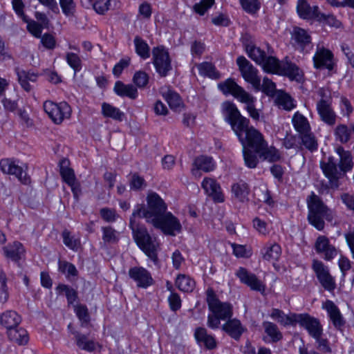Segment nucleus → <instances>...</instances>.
I'll return each mask as SVG.
<instances>
[{"mask_svg": "<svg viewBox=\"0 0 354 354\" xmlns=\"http://www.w3.org/2000/svg\"><path fill=\"white\" fill-rule=\"evenodd\" d=\"M297 323L306 328L312 337L322 335L323 328L319 320L308 314H298Z\"/></svg>", "mask_w": 354, "mask_h": 354, "instance_id": "nucleus-16", "label": "nucleus"}, {"mask_svg": "<svg viewBox=\"0 0 354 354\" xmlns=\"http://www.w3.org/2000/svg\"><path fill=\"white\" fill-rule=\"evenodd\" d=\"M152 55L156 72L162 77L167 76L171 69V59L167 50L163 46H158L152 49Z\"/></svg>", "mask_w": 354, "mask_h": 354, "instance_id": "nucleus-13", "label": "nucleus"}, {"mask_svg": "<svg viewBox=\"0 0 354 354\" xmlns=\"http://www.w3.org/2000/svg\"><path fill=\"white\" fill-rule=\"evenodd\" d=\"M292 44L296 49L307 52L312 48L311 37L303 28L295 27L292 32Z\"/></svg>", "mask_w": 354, "mask_h": 354, "instance_id": "nucleus-18", "label": "nucleus"}, {"mask_svg": "<svg viewBox=\"0 0 354 354\" xmlns=\"http://www.w3.org/2000/svg\"><path fill=\"white\" fill-rule=\"evenodd\" d=\"M128 274L138 288L147 289L154 283L151 272L143 267H132L129 270Z\"/></svg>", "mask_w": 354, "mask_h": 354, "instance_id": "nucleus-15", "label": "nucleus"}, {"mask_svg": "<svg viewBox=\"0 0 354 354\" xmlns=\"http://www.w3.org/2000/svg\"><path fill=\"white\" fill-rule=\"evenodd\" d=\"M194 168L192 169V173L194 176H200V171L204 172H209L214 169L215 164L212 157L207 156H200L194 160Z\"/></svg>", "mask_w": 354, "mask_h": 354, "instance_id": "nucleus-26", "label": "nucleus"}, {"mask_svg": "<svg viewBox=\"0 0 354 354\" xmlns=\"http://www.w3.org/2000/svg\"><path fill=\"white\" fill-rule=\"evenodd\" d=\"M316 21L330 27L339 28L341 26V22L333 15H325L319 12Z\"/></svg>", "mask_w": 354, "mask_h": 354, "instance_id": "nucleus-55", "label": "nucleus"}, {"mask_svg": "<svg viewBox=\"0 0 354 354\" xmlns=\"http://www.w3.org/2000/svg\"><path fill=\"white\" fill-rule=\"evenodd\" d=\"M176 286L183 292H192L195 287V281L185 274H178L176 279Z\"/></svg>", "mask_w": 354, "mask_h": 354, "instance_id": "nucleus-43", "label": "nucleus"}, {"mask_svg": "<svg viewBox=\"0 0 354 354\" xmlns=\"http://www.w3.org/2000/svg\"><path fill=\"white\" fill-rule=\"evenodd\" d=\"M130 188L133 190H140L147 186L145 179L137 173L132 174L129 183Z\"/></svg>", "mask_w": 354, "mask_h": 354, "instance_id": "nucleus-59", "label": "nucleus"}, {"mask_svg": "<svg viewBox=\"0 0 354 354\" xmlns=\"http://www.w3.org/2000/svg\"><path fill=\"white\" fill-rule=\"evenodd\" d=\"M317 110L321 120L329 126L335 124L336 114L331 108L330 102L326 99H321L317 103Z\"/></svg>", "mask_w": 354, "mask_h": 354, "instance_id": "nucleus-24", "label": "nucleus"}, {"mask_svg": "<svg viewBox=\"0 0 354 354\" xmlns=\"http://www.w3.org/2000/svg\"><path fill=\"white\" fill-rule=\"evenodd\" d=\"M232 192L233 193L234 197L240 202L243 203L248 201L250 188L246 183L240 181L234 184L232 186Z\"/></svg>", "mask_w": 354, "mask_h": 354, "instance_id": "nucleus-39", "label": "nucleus"}, {"mask_svg": "<svg viewBox=\"0 0 354 354\" xmlns=\"http://www.w3.org/2000/svg\"><path fill=\"white\" fill-rule=\"evenodd\" d=\"M129 227L132 230L133 240L138 248L154 265L159 266L160 261L158 257L159 243L156 238L151 236L144 225H139L133 218L129 221Z\"/></svg>", "mask_w": 354, "mask_h": 354, "instance_id": "nucleus-3", "label": "nucleus"}, {"mask_svg": "<svg viewBox=\"0 0 354 354\" xmlns=\"http://www.w3.org/2000/svg\"><path fill=\"white\" fill-rule=\"evenodd\" d=\"M279 104L282 106L286 110L290 111L294 108L292 98L288 94H283L278 98Z\"/></svg>", "mask_w": 354, "mask_h": 354, "instance_id": "nucleus-64", "label": "nucleus"}, {"mask_svg": "<svg viewBox=\"0 0 354 354\" xmlns=\"http://www.w3.org/2000/svg\"><path fill=\"white\" fill-rule=\"evenodd\" d=\"M201 185L205 193L210 196L214 202L222 203L224 201V196L221 191V186L216 180L211 178H205Z\"/></svg>", "mask_w": 354, "mask_h": 354, "instance_id": "nucleus-22", "label": "nucleus"}, {"mask_svg": "<svg viewBox=\"0 0 354 354\" xmlns=\"http://www.w3.org/2000/svg\"><path fill=\"white\" fill-rule=\"evenodd\" d=\"M7 333L9 339L19 345H25L28 342V332L23 328L14 327L8 329Z\"/></svg>", "mask_w": 354, "mask_h": 354, "instance_id": "nucleus-33", "label": "nucleus"}, {"mask_svg": "<svg viewBox=\"0 0 354 354\" xmlns=\"http://www.w3.org/2000/svg\"><path fill=\"white\" fill-rule=\"evenodd\" d=\"M102 240L104 243L114 244L119 241V232L111 226L102 227Z\"/></svg>", "mask_w": 354, "mask_h": 354, "instance_id": "nucleus-48", "label": "nucleus"}, {"mask_svg": "<svg viewBox=\"0 0 354 354\" xmlns=\"http://www.w3.org/2000/svg\"><path fill=\"white\" fill-rule=\"evenodd\" d=\"M74 335L77 346L82 350L93 352L95 350V343L93 340L88 339L86 335L78 331H72Z\"/></svg>", "mask_w": 354, "mask_h": 354, "instance_id": "nucleus-37", "label": "nucleus"}, {"mask_svg": "<svg viewBox=\"0 0 354 354\" xmlns=\"http://www.w3.org/2000/svg\"><path fill=\"white\" fill-rule=\"evenodd\" d=\"M315 248L316 252L323 254L324 259L327 261L333 259L337 254L335 247L330 244L328 239L325 236L317 237Z\"/></svg>", "mask_w": 354, "mask_h": 354, "instance_id": "nucleus-23", "label": "nucleus"}, {"mask_svg": "<svg viewBox=\"0 0 354 354\" xmlns=\"http://www.w3.org/2000/svg\"><path fill=\"white\" fill-rule=\"evenodd\" d=\"M55 290L58 295L65 294L68 305H73L74 302L78 299L77 291L68 285L59 283Z\"/></svg>", "mask_w": 354, "mask_h": 354, "instance_id": "nucleus-42", "label": "nucleus"}, {"mask_svg": "<svg viewBox=\"0 0 354 354\" xmlns=\"http://www.w3.org/2000/svg\"><path fill=\"white\" fill-rule=\"evenodd\" d=\"M312 268L323 288L328 291L334 290L335 288V279L330 275L328 267L322 261L314 260Z\"/></svg>", "mask_w": 354, "mask_h": 354, "instance_id": "nucleus-14", "label": "nucleus"}, {"mask_svg": "<svg viewBox=\"0 0 354 354\" xmlns=\"http://www.w3.org/2000/svg\"><path fill=\"white\" fill-rule=\"evenodd\" d=\"M254 195L260 202H263L269 205L273 203L270 191L266 187L255 188Z\"/></svg>", "mask_w": 354, "mask_h": 354, "instance_id": "nucleus-54", "label": "nucleus"}, {"mask_svg": "<svg viewBox=\"0 0 354 354\" xmlns=\"http://www.w3.org/2000/svg\"><path fill=\"white\" fill-rule=\"evenodd\" d=\"M102 113L104 117L110 118L119 122L122 121L124 118V113L118 108L106 102H104L102 104Z\"/></svg>", "mask_w": 354, "mask_h": 354, "instance_id": "nucleus-41", "label": "nucleus"}, {"mask_svg": "<svg viewBox=\"0 0 354 354\" xmlns=\"http://www.w3.org/2000/svg\"><path fill=\"white\" fill-rule=\"evenodd\" d=\"M196 339L199 342H203L208 349H213L216 346L214 337L207 333L204 328H197L194 333Z\"/></svg>", "mask_w": 354, "mask_h": 354, "instance_id": "nucleus-35", "label": "nucleus"}, {"mask_svg": "<svg viewBox=\"0 0 354 354\" xmlns=\"http://www.w3.org/2000/svg\"><path fill=\"white\" fill-rule=\"evenodd\" d=\"M0 169L3 174L15 175L24 184H28L30 181V177L22 167L10 159L1 160Z\"/></svg>", "mask_w": 354, "mask_h": 354, "instance_id": "nucleus-17", "label": "nucleus"}, {"mask_svg": "<svg viewBox=\"0 0 354 354\" xmlns=\"http://www.w3.org/2000/svg\"><path fill=\"white\" fill-rule=\"evenodd\" d=\"M297 11L300 18L315 21L320 12L317 6H310L306 0H298Z\"/></svg>", "mask_w": 354, "mask_h": 354, "instance_id": "nucleus-25", "label": "nucleus"}, {"mask_svg": "<svg viewBox=\"0 0 354 354\" xmlns=\"http://www.w3.org/2000/svg\"><path fill=\"white\" fill-rule=\"evenodd\" d=\"M306 201L309 223L317 230H322L325 225L324 219L332 222L335 218L334 212L314 192H312Z\"/></svg>", "mask_w": 354, "mask_h": 354, "instance_id": "nucleus-4", "label": "nucleus"}, {"mask_svg": "<svg viewBox=\"0 0 354 354\" xmlns=\"http://www.w3.org/2000/svg\"><path fill=\"white\" fill-rule=\"evenodd\" d=\"M354 134V122L348 127L346 124H338L335 129L334 135L336 140L342 144L347 143L351 138V133Z\"/></svg>", "mask_w": 354, "mask_h": 354, "instance_id": "nucleus-31", "label": "nucleus"}, {"mask_svg": "<svg viewBox=\"0 0 354 354\" xmlns=\"http://www.w3.org/2000/svg\"><path fill=\"white\" fill-rule=\"evenodd\" d=\"M218 88L225 95L231 94L241 102L245 104V109L254 120L260 118L259 110L255 108L256 97L246 92L231 78L218 84Z\"/></svg>", "mask_w": 354, "mask_h": 354, "instance_id": "nucleus-5", "label": "nucleus"}, {"mask_svg": "<svg viewBox=\"0 0 354 354\" xmlns=\"http://www.w3.org/2000/svg\"><path fill=\"white\" fill-rule=\"evenodd\" d=\"M44 109L49 118L55 123L60 124L65 118L71 116V106L65 102L59 104L52 101H46L44 103Z\"/></svg>", "mask_w": 354, "mask_h": 354, "instance_id": "nucleus-11", "label": "nucleus"}, {"mask_svg": "<svg viewBox=\"0 0 354 354\" xmlns=\"http://www.w3.org/2000/svg\"><path fill=\"white\" fill-rule=\"evenodd\" d=\"M136 53L143 59L150 57V48L147 43L140 37L136 36L133 39Z\"/></svg>", "mask_w": 354, "mask_h": 354, "instance_id": "nucleus-44", "label": "nucleus"}, {"mask_svg": "<svg viewBox=\"0 0 354 354\" xmlns=\"http://www.w3.org/2000/svg\"><path fill=\"white\" fill-rule=\"evenodd\" d=\"M225 121L231 127L239 140H243V136L250 128V120L243 116L236 106L226 101L222 105Z\"/></svg>", "mask_w": 354, "mask_h": 354, "instance_id": "nucleus-6", "label": "nucleus"}, {"mask_svg": "<svg viewBox=\"0 0 354 354\" xmlns=\"http://www.w3.org/2000/svg\"><path fill=\"white\" fill-rule=\"evenodd\" d=\"M8 278L3 269H0V303L5 304L9 298L8 288L7 286Z\"/></svg>", "mask_w": 354, "mask_h": 354, "instance_id": "nucleus-51", "label": "nucleus"}, {"mask_svg": "<svg viewBox=\"0 0 354 354\" xmlns=\"http://www.w3.org/2000/svg\"><path fill=\"white\" fill-rule=\"evenodd\" d=\"M214 3V0H201L199 3H196L193 8L196 13L203 15Z\"/></svg>", "mask_w": 354, "mask_h": 354, "instance_id": "nucleus-61", "label": "nucleus"}, {"mask_svg": "<svg viewBox=\"0 0 354 354\" xmlns=\"http://www.w3.org/2000/svg\"><path fill=\"white\" fill-rule=\"evenodd\" d=\"M292 124L299 136L310 131V127L306 118L297 112L292 118Z\"/></svg>", "mask_w": 354, "mask_h": 354, "instance_id": "nucleus-40", "label": "nucleus"}, {"mask_svg": "<svg viewBox=\"0 0 354 354\" xmlns=\"http://www.w3.org/2000/svg\"><path fill=\"white\" fill-rule=\"evenodd\" d=\"M206 296L209 310L213 314L216 315L222 320L229 319L232 317L233 308L231 304L221 301L212 288L207 290Z\"/></svg>", "mask_w": 354, "mask_h": 354, "instance_id": "nucleus-7", "label": "nucleus"}, {"mask_svg": "<svg viewBox=\"0 0 354 354\" xmlns=\"http://www.w3.org/2000/svg\"><path fill=\"white\" fill-rule=\"evenodd\" d=\"M236 64L243 79L256 91H260L261 77L258 75V70L244 56L238 57Z\"/></svg>", "mask_w": 354, "mask_h": 354, "instance_id": "nucleus-9", "label": "nucleus"}, {"mask_svg": "<svg viewBox=\"0 0 354 354\" xmlns=\"http://www.w3.org/2000/svg\"><path fill=\"white\" fill-rule=\"evenodd\" d=\"M151 224L154 227L161 230L165 234L169 236H175L182 228L179 220L171 212H167Z\"/></svg>", "mask_w": 354, "mask_h": 354, "instance_id": "nucleus-12", "label": "nucleus"}, {"mask_svg": "<svg viewBox=\"0 0 354 354\" xmlns=\"http://www.w3.org/2000/svg\"><path fill=\"white\" fill-rule=\"evenodd\" d=\"M324 308L326 310L333 326L337 330L342 331L346 324V320L338 307L333 301L327 300Z\"/></svg>", "mask_w": 354, "mask_h": 354, "instance_id": "nucleus-21", "label": "nucleus"}, {"mask_svg": "<svg viewBox=\"0 0 354 354\" xmlns=\"http://www.w3.org/2000/svg\"><path fill=\"white\" fill-rule=\"evenodd\" d=\"M168 301L170 309L174 312H176L181 307V299L177 293L171 292L168 297Z\"/></svg>", "mask_w": 354, "mask_h": 354, "instance_id": "nucleus-63", "label": "nucleus"}, {"mask_svg": "<svg viewBox=\"0 0 354 354\" xmlns=\"http://www.w3.org/2000/svg\"><path fill=\"white\" fill-rule=\"evenodd\" d=\"M239 141L243 148L252 149L257 153H259L267 146V142L263 134L252 126L243 136V140Z\"/></svg>", "mask_w": 354, "mask_h": 354, "instance_id": "nucleus-10", "label": "nucleus"}, {"mask_svg": "<svg viewBox=\"0 0 354 354\" xmlns=\"http://www.w3.org/2000/svg\"><path fill=\"white\" fill-rule=\"evenodd\" d=\"M64 243L70 249L77 250L80 245V241L71 235L68 230L62 232Z\"/></svg>", "mask_w": 354, "mask_h": 354, "instance_id": "nucleus-60", "label": "nucleus"}, {"mask_svg": "<svg viewBox=\"0 0 354 354\" xmlns=\"http://www.w3.org/2000/svg\"><path fill=\"white\" fill-rule=\"evenodd\" d=\"M3 252L7 258L18 262L24 256L25 249L20 242L15 241L12 244L4 247Z\"/></svg>", "mask_w": 354, "mask_h": 354, "instance_id": "nucleus-28", "label": "nucleus"}, {"mask_svg": "<svg viewBox=\"0 0 354 354\" xmlns=\"http://www.w3.org/2000/svg\"><path fill=\"white\" fill-rule=\"evenodd\" d=\"M66 60L68 64L74 70L75 73L82 68V61L80 57L74 53H67Z\"/></svg>", "mask_w": 354, "mask_h": 354, "instance_id": "nucleus-56", "label": "nucleus"}, {"mask_svg": "<svg viewBox=\"0 0 354 354\" xmlns=\"http://www.w3.org/2000/svg\"><path fill=\"white\" fill-rule=\"evenodd\" d=\"M240 2L243 10L248 13L254 14L260 8L259 0H240Z\"/></svg>", "mask_w": 354, "mask_h": 354, "instance_id": "nucleus-58", "label": "nucleus"}, {"mask_svg": "<svg viewBox=\"0 0 354 354\" xmlns=\"http://www.w3.org/2000/svg\"><path fill=\"white\" fill-rule=\"evenodd\" d=\"M236 275L242 283L247 285L252 290L261 292H263L265 291V286L263 283L254 274L250 272L245 268L240 267L237 270Z\"/></svg>", "mask_w": 354, "mask_h": 354, "instance_id": "nucleus-19", "label": "nucleus"}, {"mask_svg": "<svg viewBox=\"0 0 354 354\" xmlns=\"http://www.w3.org/2000/svg\"><path fill=\"white\" fill-rule=\"evenodd\" d=\"M281 249L279 244L266 245L261 250V254L264 260L276 261L281 255Z\"/></svg>", "mask_w": 354, "mask_h": 354, "instance_id": "nucleus-38", "label": "nucleus"}, {"mask_svg": "<svg viewBox=\"0 0 354 354\" xmlns=\"http://www.w3.org/2000/svg\"><path fill=\"white\" fill-rule=\"evenodd\" d=\"M260 90H261L267 95L272 96L275 93L276 85L268 77H264L263 80V84H261Z\"/></svg>", "mask_w": 354, "mask_h": 354, "instance_id": "nucleus-62", "label": "nucleus"}, {"mask_svg": "<svg viewBox=\"0 0 354 354\" xmlns=\"http://www.w3.org/2000/svg\"><path fill=\"white\" fill-rule=\"evenodd\" d=\"M74 310L80 322L82 327H87L89 325L91 317L88 313V308L84 304L74 305Z\"/></svg>", "mask_w": 354, "mask_h": 354, "instance_id": "nucleus-45", "label": "nucleus"}, {"mask_svg": "<svg viewBox=\"0 0 354 354\" xmlns=\"http://www.w3.org/2000/svg\"><path fill=\"white\" fill-rule=\"evenodd\" d=\"M116 6V0H97L93 7L95 11L100 15H104L107 10L112 9V4Z\"/></svg>", "mask_w": 354, "mask_h": 354, "instance_id": "nucleus-52", "label": "nucleus"}, {"mask_svg": "<svg viewBox=\"0 0 354 354\" xmlns=\"http://www.w3.org/2000/svg\"><path fill=\"white\" fill-rule=\"evenodd\" d=\"M260 157L265 160L270 162H274L279 161L281 158V155L279 151L274 147H268V145L265 147L261 151L258 153Z\"/></svg>", "mask_w": 354, "mask_h": 354, "instance_id": "nucleus-47", "label": "nucleus"}, {"mask_svg": "<svg viewBox=\"0 0 354 354\" xmlns=\"http://www.w3.org/2000/svg\"><path fill=\"white\" fill-rule=\"evenodd\" d=\"M245 50L249 57L261 66L265 72L286 76L297 82L301 80V71L295 63L290 62L288 57L279 61L275 57L268 56L260 48L251 45H247Z\"/></svg>", "mask_w": 354, "mask_h": 354, "instance_id": "nucleus-1", "label": "nucleus"}, {"mask_svg": "<svg viewBox=\"0 0 354 354\" xmlns=\"http://www.w3.org/2000/svg\"><path fill=\"white\" fill-rule=\"evenodd\" d=\"M222 329L236 340L239 339L244 331L240 321L236 319H229V320L222 326Z\"/></svg>", "mask_w": 354, "mask_h": 354, "instance_id": "nucleus-30", "label": "nucleus"}, {"mask_svg": "<svg viewBox=\"0 0 354 354\" xmlns=\"http://www.w3.org/2000/svg\"><path fill=\"white\" fill-rule=\"evenodd\" d=\"M265 332L270 336L273 342L281 340L283 337L281 333L279 330L276 324L270 322H264L263 323Z\"/></svg>", "mask_w": 354, "mask_h": 354, "instance_id": "nucleus-50", "label": "nucleus"}, {"mask_svg": "<svg viewBox=\"0 0 354 354\" xmlns=\"http://www.w3.org/2000/svg\"><path fill=\"white\" fill-rule=\"evenodd\" d=\"M162 96L167 102L171 109L180 111L183 107V100L178 93L172 90H168L162 93Z\"/></svg>", "mask_w": 354, "mask_h": 354, "instance_id": "nucleus-34", "label": "nucleus"}, {"mask_svg": "<svg viewBox=\"0 0 354 354\" xmlns=\"http://www.w3.org/2000/svg\"><path fill=\"white\" fill-rule=\"evenodd\" d=\"M333 55L331 51L324 48H317L313 57L315 68L317 69L327 68L331 71L333 68Z\"/></svg>", "mask_w": 354, "mask_h": 354, "instance_id": "nucleus-20", "label": "nucleus"}, {"mask_svg": "<svg viewBox=\"0 0 354 354\" xmlns=\"http://www.w3.org/2000/svg\"><path fill=\"white\" fill-rule=\"evenodd\" d=\"M339 159L329 156L327 161H321L320 167L325 176L328 179L332 188H338L339 179L346 172L352 170L353 167V156L349 151H346L342 147L335 149Z\"/></svg>", "mask_w": 354, "mask_h": 354, "instance_id": "nucleus-2", "label": "nucleus"}, {"mask_svg": "<svg viewBox=\"0 0 354 354\" xmlns=\"http://www.w3.org/2000/svg\"><path fill=\"white\" fill-rule=\"evenodd\" d=\"M133 82L137 87L144 88L149 82V75L145 71H136L133 77Z\"/></svg>", "mask_w": 354, "mask_h": 354, "instance_id": "nucleus-57", "label": "nucleus"}, {"mask_svg": "<svg viewBox=\"0 0 354 354\" xmlns=\"http://www.w3.org/2000/svg\"><path fill=\"white\" fill-rule=\"evenodd\" d=\"M243 155L245 163L249 168H255L258 164L257 153L248 148H243Z\"/></svg>", "mask_w": 354, "mask_h": 354, "instance_id": "nucleus-53", "label": "nucleus"}, {"mask_svg": "<svg viewBox=\"0 0 354 354\" xmlns=\"http://www.w3.org/2000/svg\"><path fill=\"white\" fill-rule=\"evenodd\" d=\"M303 145L309 151H315L318 148L317 140L314 134L310 131L299 136Z\"/></svg>", "mask_w": 354, "mask_h": 354, "instance_id": "nucleus-49", "label": "nucleus"}, {"mask_svg": "<svg viewBox=\"0 0 354 354\" xmlns=\"http://www.w3.org/2000/svg\"><path fill=\"white\" fill-rule=\"evenodd\" d=\"M199 73L205 77L217 80L220 77L218 71H216L214 64L205 62L198 65Z\"/></svg>", "mask_w": 354, "mask_h": 354, "instance_id": "nucleus-46", "label": "nucleus"}, {"mask_svg": "<svg viewBox=\"0 0 354 354\" xmlns=\"http://www.w3.org/2000/svg\"><path fill=\"white\" fill-rule=\"evenodd\" d=\"M114 92L120 97H127L136 99L138 97V90L133 84H125L121 81H117L113 88Z\"/></svg>", "mask_w": 354, "mask_h": 354, "instance_id": "nucleus-29", "label": "nucleus"}, {"mask_svg": "<svg viewBox=\"0 0 354 354\" xmlns=\"http://www.w3.org/2000/svg\"><path fill=\"white\" fill-rule=\"evenodd\" d=\"M21 321L20 315L15 310H7L0 316V324L7 330L17 327Z\"/></svg>", "mask_w": 354, "mask_h": 354, "instance_id": "nucleus-32", "label": "nucleus"}, {"mask_svg": "<svg viewBox=\"0 0 354 354\" xmlns=\"http://www.w3.org/2000/svg\"><path fill=\"white\" fill-rule=\"evenodd\" d=\"M69 165L70 162L68 159H62L59 162V173L63 180L71 187L72 192H75V180L76 179L74 171L69 167Z\"/></svg>", "mask_w": 354, "mask_h": 354, "instance_id": "nucleus-27", "label": "nucleus"}, {"mask_svg": "<svg viewBox=\"0 0 354 354\" xmlns=\"http://www.w3.org/2000/svg\"><path fill=\"white\" fill-rule=\"evenodd\" d=\"M147 207L144 214V218L149 223H153L167 211V207L160 196L152 192L147 198Z\"/></svg>", "mask_w": 354, "mask_h": 354, "instance_id": "nucleus-8", "label": "nucleus"}, {"mask_svg": "<svg viewBox=\"0 0 354 354\" xmlns=\"http://www.w3.org/2000/svg\"><path fill=\"white\" fill-rule=\"evenodd\" d=\"M298 314L286 315L284 313L277 308L272 309L270 317L283 326L295 325L297 324Z\"/></svg>", "mask_w": 354, "mask_h": 354, "instance_id": "nucleus-36", "label": "nucleus"}]
</instances>
